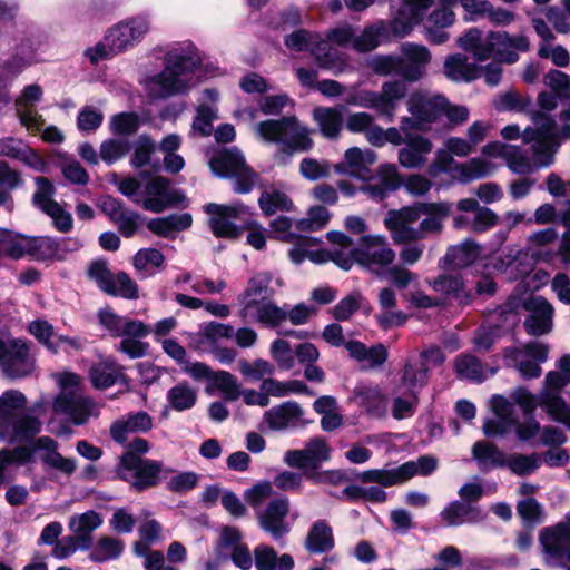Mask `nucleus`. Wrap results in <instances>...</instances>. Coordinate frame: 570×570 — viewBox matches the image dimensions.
<instances>
[{"label": "nucleus", "instance_id": "1", "mask_svg": "<svg viewBox=\"0 0 570 570\" xmlns=\"http://www.w3.org/2000/svg\"><path fill=\"white\" fill-rule=\"evenodd\" d=\"M533 394L525 387H517L510 393V400L502 395H493L490 406L492 419L483 423V432L488 436L504 435L514 431L518 439L528 441L540 432V423L532 416L538 406L541 407V395Z\"/></svg>", "mask_w": 570, "mask_h": 570}, {"label": "nucleus", "instance_id": "2", "mask_svg": "<svg viewBox=\"0 0 570 570\" xmlns=\"http://www.w3.org/2000/svg\"><path fill=\"white\" fill-rule=\"evenodd\" d=\"M376 159L377 156L372 149L351 147L346 149L343 161L334 165V171L361 180L363 194L373 200H383L389 193L402 185V179L394 164H381L375 174H372L371 167Z\"/></svg>", "mask_w": 570, "mask_h": 570}, {"label": "nucleus", "instance_id": "3", "mask_svg": "<svg viewBox=\"0 0 570 570\" xmlns=\"http://www.w3.org/2000/svg\"><path fill=\"white\" fill-rule=\"evenodd\" d=\"M327 239L337 246L336 249L328 252V261H333L345 271L357 262L379 275L395 259L394 250L381 235H365L361 237L357 245L341 232L327 233Z\"/></svg>", "mask_w": 570, "mask_h": 570}, {"label": "nucleus", "instance_id": "4", "mask_svg": "<svg viewBox=\"0 0 570 570\" xmlns=\"http://www.w3.org/2000/svg\"><path fill=\"white\" fill-rule=\"evenodd\" d=\"M200 66V57L191 43L170 50L165 58V69L147 83L149 95L165 98L190 89L199 81Z\"/></svg>", "mask_w": 570, "mask_h": 570}, {"label": "nucleus", "instance_id": "5", "mask_svg": "<svg viewBox=\"0 0 570 570\" xmlns=\"http://www.w3.org/2000/svg\"><path fill=\"white\" fill-rule=\"evenodd\" d=\"M459 47L481 66V77L490 86L501 79V62L518 60V50H527V38H459Z\"/></svg>", "mask_w": 570, "mask_h": 570}, {"label": "nucleus", "instance_id": "6", "mask_svg": "<svg viewBox=\"0 0 570 570\" xmlns=\"http://www.w3.org/2000/svg\"><path fill=\"white\" fill-rule=\"evenodd\" d=\"M285 45L292 52H309L320 67L337 73L346 66L344 49L367 52L380 41L379 38H286Z\"/></svg>", "mask_w": 570, "mask_h": 570}, {"label": "nucleus", "instance_id": "7", "mask_svg": "<svg viewBox=\"0 0 570 570\" xmlns=\"http://www.w3.org/2000/svg\"><path fill=\"white\" fill-rule=\"evenodd\" d=\"M256 132L265 142L279 147L275 158L281 164H286L294 153L306 151L313 147L311 129L296 117L262 121L256 125Z\"/></svg>", "mask_w": 570, "mask_h": 570}, {"label": "nucleus", "instance_id": "8", "mask_svg": "<svg viewBox=\"0 0 570 570\" xmlns=\"http://www.w3.org/2000/svg\"><path fill=\"white\" fill-rule=\"evenodd\" d=\"M27 397L18 390L0 395V441L27 442L41 431V422L26 413Z\"/></svg>", "mask_w": 570, "mask_h": 570}, {"label": "nucleus", "instance_id": "9", "mask_svg": "<svg viewBox=\"0 0 570 570\" xmlns=\"http://www.w3.org/2000/svg\"><path fill=\"white\" fill-rule=\"evenodd\" d=\"M97 318L100 328L109 336L121 338L116 345L118 352L130 358H140L146 355L148 345L140 340L149 335L147 324L139 320L121 316L109 306L99 308Z\"/></svg>", "mask_w": 570, "mask_h": 570}, {"label": "nucleus", "instance_id": "10", "mask_svg": "<svg viewBox=\"0 0 570 570\" xmlns=\"http://www.w3.org/2000/svg\"><path fill=\"white\" fill-rule=\"evenodd\" d=\"M559 371L546 374V389L541 395V409L556 422L570 430V354L557 362Z\"/></svg>", "mask_w": 570, "mask_h": 570}, {"label": "nucleus", "instance_id": "11", "mask_svg": "<svg viewBox=\"0 0 570 570\" xmlns=\"http://www.w3.org/2000/svg\"><path fill=\"white\" fill-rule=\"evenodd\" d=\"M497 167L489 160L475 157L465 163H458L454 156L443 146L435 151L434 159L428 167L430 177L435 178L440 174H449L453 180L468 184L490 176Z\"/></svg>", "mask_w": 570, "mask_h": 570}, {"label": "nucleus", "instance_id": "12", "mask_svg": "<svg viewBox=\"0 0 570 570\" xmlns=\"http://www.w3.org/2000/svg\"><path fill=\"white\" fill-rule=\"evenodd\" d=\"M429 61L430 52L425 47L407 45L404 47V58L376 56L372 59L371 67L380 75H395L415 81L423 76Z\"/></svg>", "mask_w": 570, "mask_h": 570}, {"label": "nucleus", "instance_id": "13", "mask_svg": "<svg viewBox=\"0 0 570 570\" xmlns=\"http://www.w3.org/2000/svg\"><path fill=\"white\" fill-rule=\"evenodd\" d=\"M269 227L274 238L285 243H293L288 256L294 264H301L305 259H309L315 264L328 262L330 254L327 250L320 248V239L295 235L292 230L293 222L288 217L279 216L275 218L269 224Z\"/></svg>", "mask_w": 570, "mask_h": 570}, {"label": "nucleus", "instance_id": "14", "mask_svg": "<svg viewBox=\"0 0 570 570\" xmlns=\"http://www.w3.org/2000/svg\"><path fill=\"white\" fill-rule=\"evenodd\" d=\"M407 87L403 81H386L381 91L358 89L351 92L345 102L350 106L374 109L381 117L392 121L399 101L406 95Z\"/></svg>", "mask_w": 570, "mask_h": 570}, {"label": "nucleus", "instance_id": "15", "mask_svg": "<svg viewBox=\"0 0 570 570\" xmlns=\"http://www.w3.org/2000/svg\"><path fill=\"white\" fill-rule=\"evenodd\" d=\"M171 471L161 462L142 459L134 453H125L117 465L118 476L128 482L136 491H144L157 485Z\"/></svg>", "mask_w": 570, "mask_h": 570}, {"label": "nucleus", "instance_id": "16", "mask_svg": "<svg viewBox=\"0 0 570 570\" xmlns=\"http://www.w3.org/2000/svg\"><path fill=\"white\" fill-rule=\"evenodd\" d=\"M204 208L209 216L208 223L213 234L216 237L229 239L240 236L242 224L246 223L252 215L250 208L242 203L232 205L209 203Z\"/></svg>", "mask_w": 570, "mask_h": 570}, {"label": "nucleus", "instance_id": "17", "mask_svg": "<svg viewBox=\"0 0 570 570\" xmlns=\"http://www.w3.org/2000/svg\"><path fill=\"white\" fill-rule=\"evenodd\" d=\"M0 368L11 379H22L35 370V357L29 345L0 333Z\"/></svg>", "mask_w": 570, "mask_h": 570}, {"label": "nucleus", "instance_id": "18", "mask_svg": "<svg viewBox=\"0 0 570 570\" xmlns=\"http://www.w3.org/2000/svg\"><path fill=\"white\" fill-rule=\"evenodd\" d=\"M550 346L548 343L532 341L522 347L507 350L504 356L517 366L523 379L530 380L541 375L540 364L548 360Z\"/></svg>", "mask_w": 570, "mask_h": 570}, {"label": "nucleus", "instance_id": "19", "mask_svg": "<svg viewBox=\"0 0 570 570\" xmlns=\"http://www.w3.org/2000/svg\"><path fill=\"white\" fill-rule=\"evenodd\" d=\"M36 190L32 196V204L42 213L48 215L55 227L62 233L71 228V216L57 202L52 199L55 194L53 185L45 177H37Z\"/></svg>", "mask_w": 570, "mask_h": 570}, {"label": "nucleus", "instance_id": "20", "mask_svg": "<svg viewBox=\"0 0 570 570\" xmlns=\"http://www.w3.org/2000/svg\"><path fill=\"white\" fill-rule=\"evenodd\" d=\"M540 542L548 563H569L570 527L564 520L554 527L544 528L540 533Z\"/></svg>", "mask_w": 570, "mask_h": 570}, {"label": "nucleus", "instance_id": "21", "mask_svg": "<svg viewBox=\"0 0 570 570\" xmlns=\"http://www.w3.org/2000/svg\"><path fill=\"white\" fill-rule=\"evenodd\" d=\"M428 203H416L413 206L403 207L400 210H390L384 225L390 230L393 240L397 244L411 243L409 232H415L413 226L421 219Z\"/></svg>", "mask_w": 570, "mask_h": 570}, {"label": "nucleus", "instance_id": "22", "mask_svg": "<svg viewBox=\"0 0 570 570\" xmlns=\"http://www.w3.org/2000/svg\"><path fill=\"white\" fill-rule=\"evenodd\" d=\"M140 197L138 205L155 214L163 213L178 200L177 191L171 189L169 180L161 176L151 178L144 186Z\"/></svg>", "mask_w": 570, "mask_h": 570}, {"label": "nucleus", "instance_id": "23", "mask_svg": "<svg viewBox=\"0 0 570 570\" xmlns=\"http://www.w3.org/2000/svg\"><path fill=\"white\" fill-rule=\"evenodd\" d=\"M523 308L528 312L524 320V328L532 336L548 334L553 327V307L542 296H529L522 302Z\"/></svg>", "mask_w": 570, "mask_h": 570}, {"label": "nucleus", "instance_id": "24", "mask_svg": "<svg viewBox=\"0 0 570 570\" xmlns=\"http://www.w3.org/2000/svg\"><path fill=\"white\" fill-rule=\"evenodd\" d=\"M330 459V448L322 439L311 440L304 449L289 450L284 454V462L306 473L315 472L321 463Z\"/></svg>", "mask_w": 570, "mask_h": 570}, {"label": "nucleus", "instance_id": "25", "mask_svg": "<svg viewBox=\"0 0 570 570\" xmlns=\"http://www.w3.org/2000/svg\"><path fill=\"white\" fill-rule=\"evenodd\" d=\"M407 111L428 128L443 115L448 100L438 94L415 91L407 99Z\"/></svg>", "mask_w": 570, "mask_h": 570}, {"label": "nucleus", "instance_id": "26", "mask_svg": "<svg viewBox=\"0 0 570 570\" xmlns=\"http://www.w3.org/2000/svg\"><path fill=\"white\" fill-rule=\"evenodd\" d=\"M289 512V502L286 498H277L267 504V507L257 512V519L261 528L269 533L274 540L285 537L291 525L286 521Z\"/></svg>", "mask_w": 570, "mask_h": 570}, {"label": "nucleus", "instance_id": "27", "mask_svg": "<svg viewBox=\"0 0 570 570\" xmlns=\"http://www.w3.org/2000/svg\"><path fill=\"white\" fill-rule=\"evenodd\" d=\"M554 120L546 117L539 124L537 137H533L534 144L532 146L533 160L535 168L549 167L554 159V154L559 147V140L554 131Z\"/></svg>", "mask_w": 570, "mask_h": 570}, {"label": "nucleus", "instance_id": "28", "mask_svg": "<svg viewBox=\"0 0 570 570\" xmlns=\"http://www.w3.org/2000/svg\"><path fill=\"white\" fill-rule=\"evenodd\" d=\"M352 401L370 416L382 419L387 414L389 399L377 384L358 382L353 389Z\"/></svg>", "mask_w": 570, "mask_h": 570}, {"label": "nucleus", "instance_id": "29", "mask_svg": "<svg viewBox=\"0 0 570 570\" xmlns=\"http://www.w3.org/2000/svg\"><path fill=\"white\" fill-rule=\"evenodd\" d=\"M303 415L304 412L298 403L287 401L267 410L264 413L263 422L272 431H284L305 425Z\"/></svg>", "mask_w": 570, "mask_h": 570}, {"label": "nucleus", "instance_id": "30", "mask_svg": "<svg viewBox=\"0 0 570 570\" xmlns=\"http://www.w3.org/2000/svg\"><path fill=\"white\" fill-rule=\"evenodd\" d=\"M215 551L219 554L222 551H228L234 564L242 570H248L253 566L249 549L242 542V534L235 527H225L222 529Z\"/></svg>", "mask_w": 570, "mask_h": 570}, {"label": "nucleus", "instance_id": "31", "mask_svg": "<svg viewBox=\"0 0 570 570\" xmlns=\"http://www.w3.org/2000/svg\"><path fill=\"white\" fill-rule=\"evenodd\" d=\"M102 212L117 225L124 237H131L141 225L142 217L137 212L130 210L125 205L110 196L101 200Z\"/></svg>", "mask_w": 570, "mask_h": 570}, {"label": "nucleus", "instance_id": "32", "mask_svg": "<svg viewBox=\"0 0 570 570\" xmlns=\"http://www.w3.org/2000/svg\"><path fill=\"white\" fill-rule=\"evenodd\" d=\"M42 97V89L38 85H29L23 88L20 96L16 100V109L20 122L29 131H39L43 119L35 110V106Z\"/></svg>", "mask_w": 570, "mask_h": 570}, {"label": "nucleus", "instance_id": "33", "mask_svg": "<svg viewBox=\"0 0 570 570\" xmlns=\"http://www.w3.org/2000/svg\"><path fill=\"white\" fill-rule=\"evenodd\" d=\"M432 141L422 135L406 136L404 147L397 153L400 166L406 169H419L425 166L432 153Z\"/></svg>", "mask_w": 570, "mask_h": 570}, {"label": "nucleus", "instance_id": "34", "mask_svg": "<svg viewBox=\"0 0 570 570\" xmlns=\"http://www.w3.org/2000/svg\"><path fill=\"white\" fill-rule=\"evenodd\" d=\"M402 4L390 23L393 36L409 35L420 23L423 12L433 4V0H402Z\"/></svg>", "mask_w": 570, "mask_h": 570}, {"label": "nucleus", "instance_id": "35", "mask_svg": "<svg viewBox=\"0 0 570 570\" xmlns=\"http://www.w3.org/2000/svg\"><path fill=\"white\" fill-rule=\"evenodd\" d=\"M423 213L424 218L420 220L415 232H409L412 242L422 240L431 234H439L443 228V222L451 213V205L448 203H428Z\"/></svg>", "mask_w": 570, "mask_h": 570}, {"label": "nucleus", "instance_id": "36", "mask_svg": "<svg viewBox=\"0 0 570 570\" xmlns=\"http://www.w3.org/2000/svg\"><path fill=\"white\" fill-rule=\"evenodd\" d=\"M243 318H249L267 327H276L287 318V309L278 307L269 299L250 301L240 311Z\"/></svg>", "mask_w": 570, "mask_h": 570}, {"label": "nucleus", "instance_id": "37", "mask_svg": "<svg viewBox=\"0 0 570 570\" xmlns=\"http://www.w3.org/2000/svg\"><path fill=\"white\" fill-rule=\"evenodd\" d=\"M218 92L215 89H205L202 92L197 115L191 125V132L200 136H209L213 130L212 121L216 118L215 102Z\"/></svg>", "mask_w": 570, "mask_h": 570}, {"label": "nucleus", "instance_id": "38", "mask_svg": "<svg viewBox=\"0 0 570 570\" xmlns=\"http://www.w3.org/2000/svg\"><path fill=\"white\" fill-rule=\"evenodd\" d=\"M258 205L267 216L277 212H291L294 207L293 200L287 195L284 186L279 184L264 187L258 198Z\"/></svg>", "mask_w": 570, "mask_h": 570}, {"label": "nucleus", "instance_id": "39", "mask_svg": "<svg viewBox=\"0 0 570 570\" xmlns=\"http://www.w3.org/2000/svg\"><path fill=\"white\" fill-rule=\"evenodd\" d=\"M444 73L453 81L469 82L481 77V66L475 60L469 62L466 55L455 53L445 59Z\"/></svg>", "mask_w": 570, "mask_h": 570}, {"label": "nucleus", "instance_id": "40", "mask_svg": "<svg viewBox=\"0 0 570 570\" xmlns=\"http://www.w3.org/2000/svg\"><path fill=\"white\" fill-rule=\"evenodd\" d=\"M193 217L188 213L171 214L166 217L151 218L147 228L155 235L164 238H174L177 233L191 226Z\"/></svg>", "mask_w": 570, "mask_h": 570}, {"label": "nucleus", "instance_id": "41", "mask_svg": "<svg viewBox=\"0 0 570 570\" xmlns=\"http://www.w3.org/2000/svg\"><path fill=\"white\" fill-rule=\"evenodd\" d=\"M102 523L101 517L90 510L73 519V551L88 549L92 543V532Z\"/></svg>", "mask_w": 570, "mask_h": 570}, {"label": "nucleus", "instance_id": "42", "mask_svg": "<svg viewBox=\"0 0 570 570\" xmlns=\"http://www.w3.org/2000/svg\"><path fill=\"white\" fill-rule=\"evenodd\" d=\"M440 517L449 527H456L463 523H474L482 520V514L479 508L461 501H453L449 503L442 510Z\"/></svg>", "mask_w": 570, "mask_h": 570}, {"label": "nucleus", "instance_id": "43", "mask_svg": "<svg viewBox=\"0 0 570 570\" xmlns=\"http://www.w3.org/2000/svg\"><path fill=\"white\" fill-rule=\"evenodd\" d=\"M1 254L18 259L24 255H33L38 248V239L23 235L13 234L2 229Z\"/></svg>", "mask_w": 570, "mask_h": 570}, {"label": "nucleus", "instance_id": "44", "mask_svg": "<svg viewBox=\"0 0 570 570\" xmlns=\"http://www.w3.org/2000/svg\"><path fill=\"white\" fill-rule=\"evenodd\" d=\"M313 119L318 125L322 135L328 139H337L343 129L341 108L317 107L313 110Z\"/></svg>", "mask_w": 570, "mask_h": 570}, {"label": "nucleus", "instance_id": "45", "mask_svg": "<svg viewBox=\"0 0 570 570\" xmlns=\"http://www.w3.org/2000/svg\"><path fill=\"white\" fill-rule=\"evenodd\" d=\"M428 284L436 292L451 296L461 305H466L472 301L471 294L465 289L463 279L458 275H440Z\"/></svg>", "mask_w": 570, "mask_h": 570}, {"label": "nucleus", "instance_id": "46", "mask_svg": "<svg viewBox=\"0 0 570 570\" xmlns=\"http://www.w3.org/2000/svg\"><path fill=\"white\" fill-rule=\"evenodd\" d=\"M213 173L220 177L240 174L246 167L244 156L236 149L225 150L209 161Z\"/></svg>", "mask_w": 570, "mask_h": 570}, {"label": "nucleus", "instance_id": "47", "mask_svg": "<svg viewBox=\"0 0 570 570\" xmlns=\"http://www.w3.org/2000/svg\"><path fill=\"white\" fill-rule=\"evenodd\" d=\"M32 451L33 449L28 445L0 451V488L11 479V472L14 468L27 463L31 459Z\"/></svg>", "mask_w": 570, "mask_h": 570}, {"label": "nucleus", "instance_id": "48", "mask_svg": "<svg viewBox=\"0 0 570 570\" xmlns=\"http://www.w3.org/2000/svg\"><path fill=\"white\" fill-rule=\"evenodd\" d=\"M455 372L458 377L471 382H482L495 373V368L490 372L482 365L475 356L471 354L459 355L455 360Z\"/></svg>", "mask_w": 570, "mask_h": 570}, {"label": "nucleus", "instance_id": "49", "mask_svg": "<svg viewBox=\"0 0 570 570\" xmlns=\"http://www.w3.org/2000/svg\"><path fill=\"white\" fill-rule=\"evenodd\" d=\"M334 537L332 528L323 520L316 521L305 540V548L311 553H323L332 550Z\"/></svg>", "mask_w": 570, "mask_h": 570}, {"label": "nucleus", "instance_id": "50", "mask_svg": "<svg viewBox=\"0 0 570 570\" xmlns=\"http://www.w3.org/2000/svg\"><path fill=\"white\" fill-rule=\"evenodd\" d=\"M120 375V366L112 358L99 362L89 370L90 381L96 389H107L114 385Z\"/></svg>", "mask_w": 570, "mask_h": 570}, {"label": "nucleus", "instance_id": "51", "mask_svg": "<svg viewBox=\"0 0 570 570\" xmlns=\"http://www.w3.org/2000/svg\"><path fill=\"white\" fill-rule=\"evenodd\" d=\"M429 367L411 358L404 366L401 379V386L409 393L419 394L428 383Z\"/></svg>", "mask_w": 570, "mask_h": 570}, {"label": "nucleus", "instance_id": "52", "mask_svg": "<svg viewBox=\"0 0 570 570\" xmlns=\"http://www.w3.org/2000/svg\"><path fill=\"white\" fill-rule=\"evenodd\" d=\"M480 248L473 240H465L461 245L448 249L444 262L454 268H461L472 264L479 256Z\"/></svg>", "mask_w": 570, "mask_h": 570}, {"label": "nucleus", "instance_id": "53", "mask_svg": "<svg viewBox=\"0 0 570 570\" xmlns=\"http://www.w3.org/2000/svg\"><path fill=\"white\" fill-rule=\"evenodd\" d=\"M212 390L220 392L227 401H236L240 396V387L236 377L226 371L213 372L206 391L210 393Z\"/></svg>", "mask_w": 570, "mask_h": 570}, {"label": "nucleus", "instance_id": "54", "mask_svg": "<svg viewBox=\"0 0 570 570\" xmlns=\"http://www.w3.org/2000/svg\"><path fill=\"white\" fill-rule=\"evenodd\" d=\"M130 39L125 38H104L94 48L86 51V56L92 63H97L102 59L110 58L122 50H126L129 46H132Z\"/></svg>", "mask_w": 570, "mask_h": 570}, {"label": "nucleus", "instance_id": "55", "mask_svg": "<svg viewBox=\"0 0 570 570\" xmlns=\"http://www.w3.org/2000/svg\"><path fill=\"white\" fill-rule=\"evenodd\" d=\"M472 452L482 469L505 466L508 455L493 444L478 442Z\"/></svg>", "mask_w": 570, "mask_h": 570}, {"label": "nucleus", "instance_id": "56", "mask_svg": "<svg viewBox=\"0 0 570 570\" xmlns=\"http://www.w3.org/2000/svg\"><path fill=\"white\" fill-rule=\"evenodd\" d=\"M527 258L525 254L518 252V255L501 254L494 258L493 269L498 273H510V277H519L521 275L528 274L532 266L531 264H523L522 259Z\"/></svg>", "mask_w": 570, "mask_h": 570}, {"label": "nucleus", "instance_id": "57", "mask_svg": "<svg viewBox=\"0 0 570 570\" xmlns=\"http://www.w3.org/2000/svg\"><path fill=\"white\" fill-rule=\"evenodd\" d=\"M33 449L43 451L42 460L46 464L65 472L71 471L70 461L57 452V443L52 439L47 436L39 438Z\"/></svg>", "mask_w": 570, "mask_h": 570}, {"label": "nucleus", "instance_id": "58", "mask_svg": "<svg viewBox=\"0 0 570 570\" xmlns=\"http://www.w3.org/2000/svg\"><path fill=\"white\" fill-rule=\"evenodd\" d=\"M167 400L170 406L176 411L191 409L197 400V391L187 383H178L169 389Z\"/></svg>", "mask_w": 570, "mask_h": 570}, {"label": "nucleus", "instance_id": "59", "mask_svg": "<svg viewBox=\"0 0 570 570\" xmlns=\"http://www.w3.org/2000/svg\"><path fill=\"white\" fill-rule=\"evenodd\" d=\"M271 275L267 273H259L253 276L243 293V295L239 297L240 304L244 307L246 303H249L250 301L254 302H262V299H267L268 293V286L271 283Z\"/></svg>", "mask_w": 570, "mask_h": 570}, {"label": "nucleus", "instance_id": "60", "mask_svg": "<svg viewBox=\"0 0 570 570\" xmlns=\"http://www.w3.org/2000/svg\"><path fill=\"white\" fill-rule=\"evenodd\" d=\"M61 392L55 400L53 412L56 416H63L66 424L71 421V374L63 373L58 376Z\"/></svg>", "mask_w": 570, "mask_h": 570}, {"label": "nucleus", "instance_id": "61", "mask_svg": "<svg viewBox=\"0 0 570 570\" xmlns=\"http://www.w3.org/2000/svg\"><path fill=\"white\" fill-rule=\"evenodd\" d=\"M542 462V458L538 453L532 454H510L507 458L504 468H508L513 474L527 475L533 473Z\"/></svg>", "mask_w": 570, "mask_h": 570}, {"label": "nucleus", "instance_id": "62", "mask_svg": "<svg viewBox=\"0 0 570 570\" xmlns=\"http://www.w3.org/2000/svg\"><path fill=\"white\" fill-rule=\"evenodd\" d=\"M436 459L430 455L420 456L416 461H407L397 466L401 483L416 474L429 475L436 469Z\"/></svg>", "mask_w": 570, "mask_h": 570}, {"label": "nucleus", "instance_id": "63", "mask_svg": "<svg viewBox=\"0 0 570 570\" xmlns=\"http://www.w3.org/2000/svg\"><path fill=\"white\" fill-rule=\"evenodd\" d=\"M106 294L112 296H119L127 299H134L138 297V287L136 283L125 273H118L117 275L110 276L108 282Z\"/></svg>", "mask_w": 570, "mask_h": 570}, {"label": "nucleus", "instance_id": "64", "mask_svg": "<svg viewBox=\"0 0 570 570\" xmlns=\"http://www.w3.org/2000/svg\"><path fill=\"white\" fill-rule=\"evenodd\" d=\"M164 255L156 248L140 249L134 257V265L144 276L153 275L164 264Z\"/></svg>", "mask_w": 570, "mask_h": 570}]
</instances>
